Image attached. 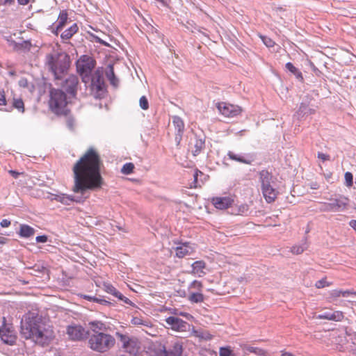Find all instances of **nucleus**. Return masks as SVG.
Returning <instances> with one entry per match:
<instances>
[{
	"label": "nucleus",
	"mask_w": 356,
	"mask_h": 356,
	"mask_svg": "<svg viewBox=\"0 0 356 356\" xmlns=\"http://www.w3.org/2000/svg\"><path fill=\"white\" fill-rule=\"evenodd\" d=\"M102 165L99 153L94 147H90L73 166L74 184L72 191L83 195L87 191L101 188L104 184Z\"/></svg>",
	"instance_id": "nucleus-1"
},
{
	"label": "nucleus",
	"mask_w": 356,
	"mask_h": 356,
	"mask_svg": "<svg viewBox=\"0 0 356 356\" xmlns=\"http://www.w3.org/2000/svg\"><path fill=\"white\" fill-rule=\"evenodd\" d=\"M20 335L42 346H47L54 338L53 330L34 314L25 316L21 321Z\"/></svg>",
	"instance_id": "nucleus-2"
},
{
	"label": "nucleus",
	"mask_w": 356,
	"mask_h": 356,
	"mask_svg": "<svg viewBox=\"0 0 356 356\" xmlns=\"http://www.w3.org/2000/svg\"><path fill=\"white\" fill-rule=\"evenodd\" d=\"M45 65L55 79L60 80L70 68V56L65 52L54 50L46 55Z\"/></svg>",
	"instance_id": "nucleus-3"
},
{
	"label": "nucleus",
	"mask_w": 356,
	"mask_h": 356,
	"mask_svg": "<svg viewBox=\"0 0 356 356\" xmlns=\"http://www.w3.org/2000/svg\"><path fill=\"white\" fill-rule=\"evenodd\" d=\"M88 343L92 350L103 353L115 346V339L109 334L98 332L89 335Z\"/></svg>",
	"instance_id": "nucleus-4"
},
{
	"label": "nucleus",
	"mask_w": 356,
	"mask_h": 356,
	"mask_svg": "<svg viewBox=\"0 0 356 356\" xmlns=\"http://www.w3.org/2000/svg\"><path fill=\"white\" fill-rule=\"evenodd\" d=\"M67 102L65 93L59 89L53 88L50 91L49 107L56 115H67Z\"/></svg>",
	"instance_id": "nucleus-5"
},
{
	"label": "nucleus",
	"mask_w": 356,
	"mask_h": 356,
	"mask_svg": "<svg viewBox=\"0 0 356 356\" xmlns=\"http://www.w3.org/2000/svg\"><path fill=\"white\" fill-rule=\"evenodd\" d=\"M76 64L77 72L81 75L82 81L85 83H89L90 74L96 65L95 59L88 55H83L77 60Z\"/></svg>",
	"instance_id": "nucleus-6"
},
{
	"label": "nucleus",
	"mask_w": 356,
	"mask_h": 356,
	"mask_svg": "<svg viewBox=\"0 0 356 356\" xmlns=\"http://www.w3.org/2000/svg\"><path fill=\"white\" fill-rule=\"evenodd\" d=\"M115 336L122 344L123 350L131 356H136L140 349V342L136 337L117 332Z\"/></svg>",
	"instance_id": "nucleus-7"
},
{
	"label": "nucleus",
	"mask_w": 356,
	"mask_h": 356,
	"mask_svg": "<svg viewBox=\"0 0 356 356\" xmlns=\"http://www.w3.org/2000/svg\"><path fill=\"white\" fill-rule=\"evenodd\" d=\"M90 81L91 94L95 98H100L104 92L103 72L99 70H97L93 74H90Z\"/></svg>",
	"instance_id": "nucleus-8"
},
{
	"label": "nucleus",
	"mask_w": 356,
	"mask_h": 356,
	"mask_svg": "<svg viewBox=\"0 0 356 356\" xmlns=\"http://www.w3.org/2000/svg\"><path fill=\"white\" fill-rule=\"evenodd\" d=\"M3 320H5V318H3ZM0 338L3 343L8 345H13L17 339L16 332L13 325L6 324L5 321L0 327Z\"/></svg>",
	"instance_id": "nucleus-9"
},
{
	"label": "nucleus",
	"mask_w": 356,
	"mask_h": 356,
	"mask_svg": "<svg viewBox=\"0 0 356 356\" xmlns=\"http://www.w3.org/2000/svg\"><path fill=\"white\" fill-rule=\"evenodd\" d=\"M183 351V342L176 339L171 342L168 348H166L165 346L162 347L160 356H181Z\"/></svg>",
	"instance_id": "nucleus-10"
},
{
	"label": "nucleus",
	"mask_w": 356,
	"mask_h": 356,
	"mask_svg": "<svg viewBox=\"0 0 356 356\" xmlns=\"http://www.w3.org/2000/svg\"><path fill=\"white\" fill-rule=\"evenodd\" d=\"M67 334L73 341H81L89 335V333L80 325H71L67 327Z\"/></svg>",
	"instance_id": "nucleus-11"
},
{
	"label": "nucleus",
	"mask_w": 356,
	"mask_h": 356,
	"mask_svg": "<svg viewBox=\"0 0 356 356\" xmlns=\"http://www.w3.org/2000/svg\"><path fill=\"white\" fill-rule=\"evenodd\" d=\"M79 84V80L78 76L72 74L65 79L62 83L61 86L71 97H75Z\"/></svg>",
	"instance_id": "nucleus-12"
},
{
	"label": "nucleus",
	"mask_w": 356,
	"mask_h": 356,
	"mask_svg": "<svg viewBox=\"0 0 356 356\" xmlns=\"http://www.w3.org/2000/svg\"><path fill=\"white\" fill-rule=\"evenodd\" d=\"M217 108L220 113L225 117L234 118L241 114L242 110L236 105L227 104L225 102L218 103Z\"/></svg>",
	"instance_id": "nucleus-13"
},
{
	"label": "nucleus",
	"mask_w": 356,
	"mask_h": 356,
	"mask_svg": "<svg viewBox=\"0 0 356 356\" xmlns=\"http://www.w3.org/2000/svg\"><path fill=\"white\" fill-rule=\"evenodd\" d=\"M189 149L191 150L194 156L198 155L205 147V140L201 136H197L195 133H192L188 144Z\"/></svg>",
	"instance_id": "nucleus-14"
},
{
	"label": "nucleus",
	"mask_w": 356,
	"mask_h": 356,
	"mask_svg": "<svg viewBox=\"0 0 356 356\" xmlns=\"http://www.w3.org/2000/svg\"><path fill=\"white\" fill-rule=\"evenodd\" d=\"M165 322L172 330L177 332H186L188 326L187 322L175 316H169L165 319Z\"/></svg>",
	"instance_id": "nucleus-15"
},
{
	"label": "nucleus",
	"mask_w": 356,
	"mask_h": 356,
	"mask_svg": "<svg viewBox=\"0 0 356 356\" xmlns=\"http://www.w3.org/2000/svg\"><path fill=\"white\" fill-rule=\"evenodd\" d=\"M333 212H341L347 209L349 204V199L345 196H339L338 198L330 199Z\"/></svg>",
	"instance_id": "nucleus-16"
},
{
	"label": "nucleus",
	"mask_w": 356,
	"mask_h": 356,
	"mask_svg": "<svg viewBox=\"0 0 356 356\" xmlns=\"http://www.w3.org/2000/svg\"><path fill=\"white\" fill-rule=\"evenodd\" d=\"M172 124L176 131L175 140L177 145H179L182 139V136L184 131V123L181 118L179 116H173Z\"/></svg>",
	"instance_id": "nucleus-17"
},
{
	"label": "nucleus",
	"mask_w": 356,
	"mask_h": 356,
	"mask_svg": "<svg viewBox=\"0 0 356 356\" xmlns=\"http://www.w3.org/2000/svg\"><path fill=\"white\" fill-rule=\"evenodd\" d=\"M317 319H326L334 321H341L343 318V314L340 311H326L316 316Z\"/></svg>",
	"instance_id": "nucleus-18"
},
{
	"label": "nucleus",
	"mask_w": 356,
	"mask_h": 356,
	"mask_svg": "<svg viewBox=\"0 0 356 356\" xmlns=\"http://www.w3.org/2000/svg\"><path fill=\"white\" fill-rule=\"evenodd\" d=\"M262 194L268 203L273 202L277 195L276 190L272 186V185L266 186L261 188Z\"/></svg>",
	"instance_id": "nucleus-19"
},
{
	"label": "nucleus",
	"mask_w": 356,
	"mask_h": 356,
	"mask_svg": "<svg viewBox=\"0 0 356 356\" xmlns=\"http://www.w3.org/2000/svg\"><path fill=\"white\" fill-rule=\"evenodd\" d=\"M233 200L228 197H214L213 198V204L216 208L218 209H225L229 207Z\"/></svg>",
	"instance_id": "nucleus-20"
},
{
	"label": "nucleus",
	"mask_w": 356,
	"mask_h": 356,
	"mask_svg": "<svg viewBox=\"0 0 356 356\" xmlns=\"http://www.w3.org/2000/svg\"><path fill=\"white\" fill-rule=\"evenodd\" d=\"M205 268L206 264L204 261H196L192 264L191 273L198 277H202L206 274V272L204 271Z\"/></svg>",
	"instance_id": "nucleus-21"
},
{
	"label": "nucleus",
	"mask_w": 356,
	"mask_h": 356,
	"mask_svg": "<svg viewBox=\"0 0 356 356\" xmlns=\"http://www.w3.org/2000/svg\"><path fill=\"white\" fill-rule=\"evenodd\" d=\"M227 156L231 160L245 164H251V163L253 161L252 156L249 154L246 156H244L239 154H236L233 152L229 151Z\"/></svg>",
	"instance_id": "nucleus-22"
},
{
	"label": "nucleus",
	"mask_w": 356,
	"mask_h": 356,
	"mask_svg": "<svg viewBox=\"0 0 356 356\" xmlns=\"http://www.w3.org/2000/svg\"><path fill=\"white\" fill-rule=\"evenodd\" d=\"M259 179L261 188L271 185L273 175L266 170H262L259 172Z\"/></svg>",
	"instance_id": "nucleus-23"
},
{
	"label": "nucleus",
	"mask_w": 356,
	"mask_h": 356,
	"mask_svg": "<svg viewBox=\"0 0 356 356\" xmlns=\"http://www.w3.org/2000/svg\"><path fill=\"white\" fill-rule=\"evenodd\" d=\"M67 21V13L65 10H62L58 16L56 30L53 31V33L58 35V32L61 31L65 26Z\"/></svg>",
	"instance_id": "nucleus-24"
},
{
	"label": "nucleus",
	"mask_w": 356,
	"mask_h": 356,
	"mask_svg": "<svg viewBox=\"0 0 356 356\" xmlns=\"http://www.w3.org/2000/svg\"><path fill=\"white\" fill-rule=\"evenodd\" d=\"M35 230L28 225H20L19 234L22 238H29L34 235Z\"/></svg>",
	"instance_id": "nucleus-25"
},
{
	"label": "nucleus",
	"mask_w": 356,
	"mask_h": 356,
	"mask_svg": "<svg viewBox=\"0 0 356 356\" xmlns=\"http://www.w3.org/2000/svg\"><path fill=\"white\" fill-rule=\"evenodd\" d=\"M176 256L179 258H183L186 255L191 254L193 252V248L187 243H184L178 246L175 249Z\"/></svg>",
	"instance_id": "nucleus-26"
},
{
	"label": "nucleus",
	"mask_w": 356,
	"mask_h": 356,
	"mask_svg": "<svg viewBox=\"0 0 356 356\" xmlns=\"http://www.w3.org/2000/svg\"><path fill=\"white\" fill-rule=\"evenodd\" d=\"M13 108L17 109L19 113H24V103L21 98H13L12 106L8 108H6V111H11Z\"/></svg>",
	"instance_id": "nucleus-27"
},
{
	"label": "nucleus",
	"mask_w": 356,
	"mask_h": 356,
	"mask_svg": "<svg viewBox=\"0 0 356 356\" xmlns=\"http://www.w3.org/2000/svg\"><path fill=\"white\" fill-rule=\"evenodd\" d=\"M242 348L245 354H248V353H252L259 356H266V352L264 350L258 347L244 345Z\"/></svg>",
	"instance_id": "nucleus-28"
},
{
	"label": "nucleus",
	"mask_w": 356,
	"mask_h": 356,
	"mask_svg": "<svg viewBox=\"0 0 356 356\" xmlns=\"http://www.w3.org/2000/svg\"><path fill=\"white\" fill-rule=\"evenodd\" d=\"M88 324L93 332L92 334L104 332L106 329V325L101 321H90Z\"/></svg>",
	"instance_id": "nucleus-29"
},
{
	"label": "nucleus",
	"mask_w": 356,
	"mask_h": 356,
	"mask_svg": "<svg viewBox=\"0 0 356 356\" xmlns=\"http://www.w3.org/2000/svg\"><path fill=\"white\" fill-rule=\"evenodd\" d=\"M188 299L192 303H200L204 302V296L201 291H191Z\"/></svg>",
	"instance_id": "nucleus-30"
},
{
	"label": "nucleus",
	"mask_w": 356,
	"mask_h": 356,
	"mask_svg": "<svg viewBox=\"0 0 356 356\" xmlns=\"http://www.w3.org/2000/svg\"><path fill=\"white\" fill-rule=\"evenodd\" d=\"M79 30L76 24H72L69 29H66L61 33V38L63 40L70 39Z\"/></svg>",
	"instance_id": "nucleus-31"
},
{
	"label": "nucleus",
	"mask_w": 356,
	"mask_h": 356,
	"mask_svg": "<svg viewBox=\"0 0 356 356\" xmlns=\"http://www.w3.org/2000/svg\"><path fill=\"white\" fill-rule=\"evenodd\" d=\"M286 68L290 72H291L295 76L296 78L300 82H303V76H302V72L297 68L296 67L291 63H287L286 64Z\"/></svg>",
	"instance_id": "nucleus-32"
},
{
	"label": "nucleus",
	"mask_w": 356,
	"mask_h": 356,
	"mask_svg": "<svg viewBox=\"0 0 356 356\" xmlns=\"http://www.w3.org/2000/svg\"><path fill=\"white\" fill-rule=\"evenodd\" d=\"M83 298L85 299V300H87L88 301H90V302H97V303H99L102 305H105V306H111L113 305V303L108 300H106L104 298H97V297H95V296H88V295H83Z\"/></svg>",
	"instance_id": "nucleus-33"
},
{
	"label": "nucleus",
	"mask_w": 356,
	"mask_h": 356,
	"mask_svg": "<svg viewBox=\"0 0 356 356\" xmlns=\"http://www.w3.org/2000/svg\"><path fill=\"white\" fill-rule=\"evenodd\" d=\"M316 110L314 108H309L307 104L301 103L297 113L300 115L305 116L314 114Z\"/></svg>",
	"instance_id": "nucleus-34"
},
{
	"label": "nucleus",
	"mask_w": 356,
	"mask_h": 356,
	"mask_svg": "<svg viewBox=\"0 0 356 356\" xmlns=\"http://www.w3.org/2000/svg\"><path fill=\"white\" fill-rule=\"evenodd\" d=\"M54 200L66 205L74 201V197L65 194L56 195Z\"/></svg>",
	"instance_id": "nucleus-35"
},
{
	"label": "nucleus",
	"mask_w": 356,
	"mask_h": 356,
	"mask_svg": "<svg viewBox=\"0 0 356 356\" xmlns=\"http://www.w3.org/2000/svg\"><path fill=\"white\" fill-rule=\"evenodd\" d=\"M308 248L306 238L301 245H295L291 248V252L295 254H302Z\"/></svg>",
	"instance_id": "nucleus-36"
},
{
	"label": "nucleus",
	"mask_w": 356,
	"mask_h": 356,
	"mask_svg": "<svg viewBox=\"0 0 356 356\" xmlns=\"http://www.w3.org/2000/svg\"><path fill=\"white\" fill-rule=\"evenodd\" d=\"M194 333H195V336L197 337H198V338H200L201 339H204L205 341L211 340L213 338L212 334H211L207 331H203V330L197 331V330H195Z\"/></svg>",
	"instance_id": "nucleus-37"
},
{
	"label": "nucleus",
	"mask_w": 356,
	"mask_h": 356,
	"mask_svg": "<svg viewBox=\"0 0 356 356\" xmlns=\"http://www.w3.org/2000/svg\"><path fill=\"white\" fill-rule=\"evenodd\" d=\"M203 286L201 282L194 280L188 286V291H201Z\"/></svg>",
	"instance_id": "nucleus-38"
},
{
	"label": "nucleus",
	"mask_w": 356,
	"mask_h": 356,
	"mask_svg": "<svg viewBox=\"0 0 356 356\" xmlns=\"http://www.w3.org/2000/svg\"><path fill=\"white\" fill-rule=\"evenodd\" d=\"M104 290L106 292L112 294L113 296H114L116 298L118 296V294L120 293L113 285L109 284H104Z\"/></svg>",
	"instance_id": "nucleus-39"
},
{
	"label": "nucleus",
	"mask_w": 356,
	"mask_h": 356,
	"mask_svg": "<svg viewBox=\"0 0 356 356\" xmlns=\"http://www.w3.org/2000/svg\"><path fill=\"white\" fill-rule=\"evenodd\" d=\"M134 169V165L132 163H127L122 166L121 172L124 175H129L133 172Z\"/></svg>",
	"instance_id": "nucleus-40"
},
{
	"label": "nucleus",
	"mask_w": 356,
	"mask_h": 356,
	"mask_svg": "<svg viewBox=\"0 0 356 356\" xmlns=\"http://www.w3.org/2000/svg\"><path fill=\"white\" fill-rule=\"evenodd\" d=\"M107 78L111 81V83L113 85H115V74H114V70L113 66L109 65L108 69L106 72Z\"/></svg>",
	"instance_id": "nucleus-41"
},
{
	"label": "nucleus",
	"mask_w": 356,
	"mask_h": 356,
	"mask_svg": "<svg viewBox=\"0 0 356 356\" xmlns=\"http://www.w3.org/2000/svg\"><path fill=\"white\" fill-rule=\"evenodd\" d=\"M131 322L134 325H143L148 326V324H149V322L144 321L142 318H138V317H134L131 319Z\"/></svg>",
	"instance_id": "nucleus-42"
},
{
	"label": "nucleus",
	"mask_w": 356,
	"mask_h": 356,
	"mask_svg": "<svg viewBox=\"0 0 356 356\" xmlns=\"http://www.w3.org/2000/svg\"><path fill=\"white\" fill-rule=\"evenodd\" d=\"M139 104L142 109L147 110L149 108V102L145 96H142L139 100Z\"/></svg>",
	"instance_id": "nucleus-43"
},
{
	"label": "nucleus",
	"mask_w": 356,
	"mask_h": 356,
	"mask_svg": "<svg viewBox=\"0 0 356 356\" xmlns=\"http://www.w3.org/2000/svg\"><path fill=\"white\" fill-rule=\"evenodd\" d=\"M232 350L229 347H221L219 350L220 356H231Z\"/></svg>",
	"instance_id": "nucleus-44"
},
{
	"label": "nucleus",
	"mask_w": 356,
	"mask_h": 356,
	"mask_svg": "<svg viewBox=\"0 0 356 356\" xmlns=\"http://www.w3.org/2000/svg\"><path fill=\"white\" fill-rule=\"evenodd\" d=\"M261 38L266 47H272L274 46L275 42L271 38L267 36H261Z\"/></svg>",
	"instance_id": "nucleus-45"
},
{
	"label": "nucleus",
	"mask_w": 356,
	"mask_h": 356,
	"mask_svg": "<svg viewBox=\"0 0 356 356\" xmlns=\"http://www.w3.org/2000/svg\"><path fill=\"white\" fill-rule=\"evenodd\" d=\"M345 181L347 186H351L353 183V176L351 172H346L345 173Z\"/></svg>",
	"instance_id": "nucleus-46"
},
{
	"label": "nucleus",
	"mask_w": 356,
	"mask_h": 356,
	"mask_svg": "<svg viewBox=\"0 0 356 356\" xmlns=\"http://www.w3.org/2000/svg\"><path fill=\"white\" fill-rule=\"evenodd\" d=\"M321 210L325 212H333L334 209H332V204L330 202H329L323 203L321 208Z\"/></svg>",
	"instance_id": "nucleus-47"
},
{
	"label": "nucleus",
	"mask_w": 356,
	"mask_h": 356,
	"mask_svg": "<svg viewBox=\"0 0 356 356\" xmlns=\"http://www.w3.org/2000/svg\"><path fill=\"white\" fill-rule=\"evenodd\" d=\"M119 300L123 301L124 303L134 306V303H133L129 298L124 296L121 293L118 294V296L117 297Z\"/></svg>",
	"instance_id": "nucleus-48"
},
{
	"label": "nucleus",
	"mask_w": 356,
	"mask_h": 356,
	"mask_svg": "<svg viewBox=\"0 0 356 356\" xmlns=\"http://www.w3.org/2000/svg\"><path fill=\"white\" fill-rule=\"evenodd\" d=\"M66 124L67 126V127L70 129H74V120L71 117H67L66 118Z\"/></svg>",
	"instance_id": "nucleus-49"
},
{
	"label": "nucleus",
	"mask_w": 356,
	"mask_h": 356,
	"mask_svg": "<svg viewBox=\"0 0 356 356\" xmlns=\"http://www.w3.org/2000/svg\"><path fill=\"white\" fill-rule=\"evenodd\" d=\"M19 86L22 88H28L29 87V81L25 78H22L19 81Z\"/></svg>",
	"instance_id": "nucleus-50"
},
{
	"label": "nucleus",
	"mask_w": 356,
	"mask_h": 356,
	"mask_svg": "<svg viewBox=\"0 0 356 356\" xmlns=\"http://www.w3.org/2000/svg\"><path fill=\"white\" fill-rule=\"evenodd\" d=\"M37 243H46L47 241V236L45 235L38 236L35 238Z\"/></svg>",
	"instance_id": "nucleus-51"
},
{
	"label": "nucleus",
	"mask_w": 356,
	"mask_h": 356,
	"mask_svg": "<svg viewBox=\"0 0 356 356\" xmlns=\"http://www.w3.org/2000/svg\"><path fill=\"white\" fill-rule=\"evenodd\" d=\"M7 104V100L6 99L4 92H0V106L1 105H6Z\"/></svg>",
	"instance_id": "nucleus-52"
},
{
	"label": "nucleus",
	"mask_w": 356,
	"mask_h": 356,
	"mask_svg": "<svg viewBox=\"0 0 356 356\" xmlns=\"http://www.w3.org/2000/svg\"><path fill=\"white\" fill-rule=\"evenodd\" d=\"M350 294L356 296V291H349V290H346V291H342L341 290V296H343V297H347V296H348Z\"/></svg>",
	"instance_id": "nucleus-53"
},
{
	"label": "nucleus",
	"mask_w": 356,
	"mask_h": 356,
	"mask_svg": "<svg viewBox=\"0 0 356 356\" xmlns=\"http://www.w3.org/2000/svg\"><path fill=\"white\" fill-rule=\"evenodd\" d=\"M248 211V207L247 205H241L238 208V213L240 214H244V213H247Z\"/></svg>",
	"instance_id": "nucleus-54"
},
{
	"label": "nucleus",
	"mask_w": 356,
	"mask_h": 356,
	"mask_svg": "<svg viewBox=\"0 0 356 356\" xmlns=\"http://www.w3.org/2000/svg\"><path fill=\"white\" fill-rule=\"evenodd\" d=\"M341 296V290H333L331 292V297L332 298H338Z\"/></svg>",
	"instance_id": "nucleus-55"
},
{
	"label": "nucleus",
	"mask_w": 356,
	"mask_h": 356,
	"mask_svg": "<svg viewBox=\"0 0 356 356\" xmlns=\"http://www.w3.org/2000/svg\"><path fill=\"white\" fill-rule=\"evenodd\" d=\"M0 225L2 227H8L10 225V221L7 219H3L1 221Z\"/></svg>",
	"instance_id": "nucleus-56"
},
{
	"label": "nucleus",
	"mask_w": 356,
	"mask_h": 356,
	"mask_svg": "<svg viewBox=\"0 0 356 356\" xmlns=\"http://www.w3.org/2000/svg\"><path fill=\"white\" fill-rule=\"evenodd\" d=\"M325 282L326 281L325 280H318L316 283V286L317 288H323L325 286Z\"/></svg>",
	"instance_id": "nucleus-57"
},
{
	"label": "nucleus",
	"mask_w": 356,
	"mask_h": 356,
	"mask_svg": "<svg viewBox=\"0 0 356 356\" xmlns=\"http://www.w3.org/2000/svg\"><path fill=\"white\" fill-rule=\"evenodd\" d=\"M318 157L323 161L328 160L330 158L329 155L321 152H318Z\"/></svg>",
	"instance_id": "nucleus-58"
},
{
	"label": "nucleus",
	"mask_w": 356,
	"mask_h": 356,
	"mask_svg": "<svg viewBox=\"0 0 356 356\" xmlns=\"http://www.w3.org/2000/svg\"><path fill=\"white\" fill-rule=\"evenodd\" d=\"M350 226L356 231V220H352L349 222Z\"/></svg>",
	"instance_id": "nucleus-59"
},
{
	"label": "nucleus",
	"mask_w": 356,
	"mask_h": 356,
	"mask_svg": "<svg viewBox=\"0 0 356 356\" xmlns=\"http://www.w3.org/2000/svg\"><path fill=\"white\" fill-rule=\"evenodd\" d=\"M92 37L95 38L96 42H99L100 44H106V42L103 41L102 39H100L99 37L95 35H92Z\"/></svg>",
	"instance_id": "nucleus-60"
},
{
	"label": "nucleus",
	"mask_w": 356,
	"mask_h": 356,
	"mask_svg": "<svg viewBox=\"0 0 356 356\" xmlns=\"http://www.w3.org/2000/svg\"><path fill=\"white\" fill-rule=\"evenodd\" d=\"M14 2V0H0V3L1 4H7V3H12Z\"/></svg>",
	"instance_id": "nucleus-61"
},
{
	"label": "nucleus",
	"mask_w": 356,
	"mask_h": 356,
	"mask_svg": "<svg viewBox=\"0 0 356 356\" xmlns=\"http://www.w3.org/2000/svg\"><path fill=\"white\" fill-rule=\"evenodd\" d=\"M9 172L15 178H17L18 177V175H19V172L14 171V170H10Z\"/></svg>",
	"instance_id": "nucleus-62"
},
{
	"label": "nucleus",
	"mask_w": 356,
	"mask_h": 356,
	"mask_svg": "<svg viewBox=\"0 0 356 356\" xmlns=\"http://www.w3.org/2000/svg\"><path fill=\"white\" fill-rule=\"evenodd\" d=\"M17 1L21 5H26L29 3L30 0H17Z\"/></svg>",
	"instance_id": "nucleus-63"
},
{
	"label": "nucleus",
	"mask_w": 356,
	"mask_h": 356,
	"mask_svg": "<svg viewBox=\"0 0 356 356\" xmlns=\"http://www.w3.org/2000/svg\"><path fill=\"white\" fill-rule=\"evenodd\" d=\"M281 356H295L294 355H293L292 353H288V352H285V353H283Z\"/></svg>",
	"instance_id": "nucleus-64"
}]
</instances>
